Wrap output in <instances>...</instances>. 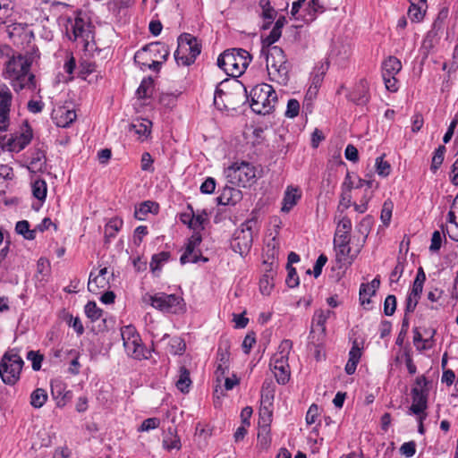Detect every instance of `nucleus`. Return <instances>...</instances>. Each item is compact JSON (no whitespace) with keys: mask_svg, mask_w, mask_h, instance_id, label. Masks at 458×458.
<instances>
[{"mask_svg":"<svg viewBox=\"0 0 458 458\" xmlns=\"http://www.w3.org/2000/svg\"><path fill=\"white\" fill-rule=\"evenodd\" d=\"M30 61L21 55H13L5 62L3 76L10 81L15 91L35 89V76L30 72Z\"/></svg>","mask_w":458,"mask_h":458,"instance_id":"nucleus-1","label":"nucleus"},{"mask_svg":"<svg viewBox=\"0 0 458 458\" xmlns=\"http://www.w3.org/2000/svg\"><path fill=\"white\" fill-rule=\"evenodd\" d=\"M348 99L358 106L366 105L369 101V84L360 80L348 94Z\"/></svg>","mask_w":458,"mask_h":458,"instance_id":"nucleus-21","label":"nucleus"},{"mask_svg":"<svg viewBox=\"0 0 458 458\" xmlns=\"http://www.w3.org/2000/svg\"><path fill=\"white\" fill-rule=\"evenodd\" d=\"M13 95L5 84H0V109H11Z\"/></svg>","mask_w":458,"mask_h":458,"instance_id":"nucleus-38","label":"nucleus"},{"mask_svg":"<svg viewBox=\"0 0 458 458\" xmlns=\"http://www.w3.org/2000/svg\"><path fill=\"white\" fill-rule=\"evenodd\" d=\"M157 54L161 55L162 59L166 60L169 55V50L165 44L159 42L151 43L135 53L134 61L137 64H140V60L157 57Z\"/></svg>","mask_w":458,"mask_h":458,"instance_id":"nucleus-15","label":"nucleus"},{"mask_svg":"<svg viewBox=\"0 0 458 458\" xmlns=\"http://www.w3.org/2000/svg\"><path fill=\"white\" fill-rule=\"evenodd\" d=\"M251 61L250 53L242 48L225 50L217 58V65L227 75L237 78L241 76Z\"/></svg>","mask_w":458,"mask_h":458,"instance_id":"nucleus-4","label":"nucleus"},{"mask_svg":"<svg viewBox=\"0 0 458 458\" xmlns=\"http://www.w3.org/2000/svg\"><path fill=\"white\" fill-rule=\"evenodd\" d=\"M121 336L124 343H128L131 340H140V335L137 333L135 327L133 326H125L121 328Z\"/></svg>","mask_w":458,"mask_h":458,"instance_id":"nucleus-46","label":"nucleus"},{"mask_svg":"<svg viewBox=\"0 0 458 458\" xmlns=\"http://www.w3.org/2000/svg\"><path fill=\"white\" fill-rule=\"evenodd\" d=\"M108 270L106 267L101 268L98 274L91 271L88 282V289L92 293H98L101 290L109 287Z\"/></svg>","mask_w":458,"mask_h":458,"instance_id":"nucleus-20","label":"nucleus"},{"mask_svg":"<svg viewBox=\"0 0 458 458\" xmlns=\"http://www.w3.org/2000/svg\"><path fill=\"white\" fill-rule=\"evenodd\" d=\"M152 85H153V81L150 79L143 80L141 81L140 87L137 89V94H138L139 98H145L149 97V95H150L149 91L152 88Z\"/></svg>","mask_w":458,"mask_h":458,"instance_id":"nucleus-55","label":"nucleus"},{"mask_svg":"<svg viewBox=\"0 0 458 458\" xmlns=\"http://www.w3.org/2000/svg\"><path fill=\"white\" fill-rule=\"evenodd\" d=\"M140 163H141V169L143 171H148V172L154 171V167H153L154 159L152 158L151 155L148 152H144L142 154Z\"/></svg>","mask_w":458,"mask_h":458,"instance_id":"nucleus-62","label":"nucleus"},{"mask_svg":"<svg viewBox=\"0 0 458 458\" xmlns=\"http://www.w3.org/2000/svg\"><path fill=\"white\" fill-rule=\"evenodd\" d=\"M402 69L400 60L394 56H389L382 64V75H396Z\"/></svg>","mask_w":458,"mask_h":458,"instance_id":"nucleus-31","label":"nucleus"},{"mask_svg":"<svg viewBox=\"0 0 458 458\" xmlns=\"http://www.w3.org/2000/svg\"><path fill=\"white\" fill-rule=\"evenodd\" d=\"M47 182L42 179H38L32 183L33 196L40 201H44L47 197Z\"/></svg>","mask_w":458,"mask_h":458,"instance_id":"nucleus-37","label":"nucleus"},{"mask_svg":"<svg viewBox=\"0 0 458 458\" xmlns=\"http://www.w3.org/2000/svg\"><path fill=\"white\" fill-rule=\"evenodd\" d=\"M27 359L31 361V367L33 370L38 371L41 369L43 355L37 352L30 351L27 353Z\"/></svg>","mask_w":458,"mask_h":458,"instance_id":"nucleus-52","label":"nucleus"},{"mask_svg":"<svg viewBox=\"0 0 458 458\" xmlns=\"http://www.w3.org/2000/svg\"><path fill=\"white\" fill-rule=\"evenodd\" d=\"M288 276L286 278V284L289 287H295L299 284V276L296 269L291 265H287Z\"/></svg>","mask_w":458,"mask_h":458,"instance_id":"nucleus-58","label":"nucleus"},{"mask_svg":"<svg viewBox=\"0 0 458 458\" xmlns=\"http://www.w3.org/2000/svg\"><path fill=\"white\" fill-rule=\"evenodd\" d=\"M273 370V373L275 374V377L276 378V381L279 384L284 385L289 381L290 378V369L289 365L286 366H277L275 365V368H271Z\"/></svg>","mask_w":458,"mask_h":458,"instance_id":"nucleus-39","label":"nucleus"},{"mask_svg":"<svg viewBox=\"0 0 458 458\" xmlns=\"http://www.w3.org/2000/svg\"><path fill=\"white\" fill-rule=\"evenodd\" d=\"M372 225H373L372 217L369 216H367L362 218V220L360 222V224L357 226L358 232L363 236L361 242H360V243H362V245L364 244V242L368 237V234L372 227Z\"/></svg>","mask_w":458,"mask_h":458,"instance_id":"nucleus-42","label":"nucleus"},{"mask_svg":"<svg viewBox=\"0 0 458 458\" xmlns=\"http://www.w3.org/2000/svg\"><path fill=\"white\" fill-rule=\"evenodd\" d=\"M421 8L422 6H420V4L411 1V6L408 10V15L411 19V21H419L422 20L424 14Z\"/></svg>","mask_w":458,"mask_h":458,"instance_id":"nucleus-50","label":"nucleus"},{"mask_svg":"<svg viewBox=\"0 0 458 458\" xmlns=\"http://www.w3.org/2000/svg\"><path fill=\"white\" fill-rule=\"evenodd\" d=\"M127 354L134 359L141 360L147 358L144 352V347L141 344V340H131L123 344Z\"/></svg>","mask_w":458,"mask_h":458,"instance_id":"nucleus-29","label":"nucleus"},{"mask_svg":"<svg viewBox=\"0 0 458 458\" xmlns=\"http://www.w3.org/2000/svg\"><path fill=\"white\" fill-rule=\"evenodd\" d=\"M301 198V192L298 187L293 185L287 186L284 194L281 210L284 213L289 212L298 203Z\"/></svg>","mask_w":458,"mask_h":458,"instance_id":"nucleus-24","label":"nucleus"},{"mask_svg":"<svg viewBox=\"0 0 458 458\" xmlns=\"http://www.w3.org/2000/svg\"><path fill=\"white\" fill-rule=\"evenodd\" d=\"M393 207L391 201H385L383 204L380 219L385 225H388L391 221Z\"/></svg>","mask_w":458,"mask_h":458,"instance_id":"nucleus-49","label":"nucleus"},{"mask_svg":"<svg viewBox=\"0 0 458 458\" xmlns=\"http://www.w3.org/2000/svg\"><path fill=\"white\" fill-rule=\"evenodd\" d=\"M3 29L5 30L9 38L17 46H24L30 44L34 37L32 30L27 24L12 22L5 25Z\"/></svg>","mask_w":458,"mask_h":458,"instance_id":"nucleus-14","label":"nucleus"},{"mask_svg":"<svg viewBox=\"0 0 458 458\" xmlns=\"http://www.w3.org/2000/svg\"><path fill=\"white\" fill-rule=\"evenodd\" d=\"M216 363L230 366V343L225 340L220 343L217 349Z\"/></svg>","mask_w":458,"mask_h":458,"instance_id":"nucleus-33","label":"nucleus"},{"mask_svg":"<svg viewBox=\"0 0 458 458\" xmlns=\"http://www.w3.org/2000/svg\"><path fill=\"white\" fill-rule=\"evenodd\" d=\"M446 148L444 145L439 146L434 152V156L432 157V163L430 169L433 173H436L444 161L445 153Z\"/></svg>","mask_w":458,"mask_h":458,"instance_id":"nucleus-41","label":"nucleus"},{"mask_svg":"<svg viewBox=\"0 0 458 458\" xmlns=\"http://www.w3.org/2000/svg\"><path fill=\"white\" fill-rule=\"evenodd\" d=\"M27 168L31 173L43 172L46 170V155L43 150L36 149L32 153L30 164Z\"/></svg>","mask_w":458,"mask_h":458,"instance_id":"nucleus-27","label":"nucleus"},{"mask_svg":"<svg viewBox=\"0 0 458 458\" xmlns=\"http://www.w3.org/2000/svg\"><path fill=\"white\" fill-rule=\"evenodd\" d=\"M242 199V191L231 186L224 187L221 194L216 198L219 205H235Z\"/></svg>","mask_w":458,"mask_h":458,"instance_id":"nucleus-26","label":"nucleus"},{"mask_svg":"<svg viewBox=\"0 0 458 458\" xmlns=\"http://www.w3.org/2000/svg\"><path fill=\"white\" fill-rule=\"evenodd\" d=\"M361 355L362 346H360L357 340H354L352 342V346L349 352V358L344 368V370L348 375L354 374Z\"/></svg>","mask_w":458,"mask_h":458,"instance_id":"nucleus-25","label":"nucleus"},{"mask_svg":"<svg viewBox=\"0 0 458 458\" xmlns=\"http://www.w3.org/2000/svg\"><path fill=\"white\" fill-rule=\"evenodd\" d=\"M32 136V129L26 123L21 133L12 135L7 140L6 146L8 150L20 152L30 143Z\"/></svg>","mask_w":458,"mask_h":458,"instance_id":"nucleus-16","label":"nucleus"},{"mask_svg":"<svg viewBox=\"0 0 458 458\" xmlns=\"http://www.w3.org/2000/svg\"><path fill=\"white\" fill-rule=\"evenodd\" d=\"M216 189V181L212 177L207 178L200 186V191L204 194H211Z\"/></svg>","mask_w":458,"mask_h":458,"instance_id":"nucleus-64","label":"nucleus"},{"mask_svg":"<svg viewBox=\"0 0 458 458\" xmlns=\"http://www.w3.org/2000/svg\"><path fill=\"white\" fill-rule=\"evenodd\" d=\"M228 182L240 187H250L258 179L257 168L248 162L234 163L225 171Z\"/></svg>","mask_w":458,"mask_h":458,"instance_id":"nucleus-7","label":"nucleus"},{"mask_svg":"<svg viewBox=\"0 0 458 458\" xmlns=\"http://www.w3.org/2000/svg\"><path fill=\"white\" fill-rule=\"evenodd\" d=\"M152 123L148 119L137 120L129 125V131H133L139 138H147L150 133Z\"/></svg>","mask_w":458,"mask_h":458,"instance_id":"nucleus-30","label":"nucleus"},{"mask_svg":"<svg viewBox=\"0 0 458 458\" xmlns=\"http://www.w3.org/2000/svg\"><path fill=\"white\" fill-rule=\"evenodd\" d=\"M293 348V343L291 340H284L281 342L278 352L273 355L270 360V367L275 368L277 366H286L288 364V356Z\"/></svg>","mask_w":458,"mask_h":458,"instance_id":"nucleus-22","label":"nucleus"},{"mask_svg":"<svg viewBox=\"0 0 458 458\" xmlns=\"http://www.w3.org/2000/svg\"><path fill=\"white\" fill-rule=\"evenodd\" d=\"M142 301L165 313L179 314L183 312L185 309L182 297L174 293H147L142 296Z\"/></svg>","mask_w":458,"mask_h":458,"instance_id":"nucleus-6","label":"nucleus"},{"mask_svg":"<svg viewBox=\"0 0 458 458\" xmlns=\"http://www.w3.org/2000/svg\"><path fill=\"white\" fill-rule=\"evenodd\" d=\"M163 446L168 451L173 449L179 450L181 448V442L176 436H172L170 437H165L163 440Z\"/></svg>","mask_w":458,"mask_h":458,"instance_id":"nucleus-59","label":"nucleus"},{"mask_svg":"<svg viewBox=\"0 0 458 458\" xmlns=\"http://www.w3.org/2000/svg\"><path fill=\"white\" fill-rule=\"evenodd\" d=\"M191 384V380L190 378V372L185 367H181L179 378L176 381V387L182 393H188L189 387Z\"/></svg>","mask_w":458,"mask_h":458,"instance_id":"nucleus-35","label":"nucleus"},{"mask_svg":"<svg viewBox=\"0 0 458 458\" xmlns=\"http://www.w3.org/2000/svg\"><path fill=\"white\" fill-rule=\"evenodd\" d=\"M379 284L380 281L377 278H374L369 284H361L360 287V301L362 305L370 302L369 297L375 294Z\"/></svg>","mask_w":458,"mask_h":458,"instance_id":"nucleus-28","label":"nucleus"},{"mask_svg":"<svg viewBox=\"0 0 458 458\" xmlns=\"http://www.w3.org/2000/svg\"><path fill=\"white\" fill-rule=\"evenodd\" d=\"M352 221L347 216H343L337 223L335 233L334 247L338 261L352 263L362 249V243H357L351 247Z\"/></svg>","mask_w":458,"mask_h":458,"instance_id":"nucleus-2","label":"nucleus"},{"mask_svg":"<svg viewBox=\"0 0 458 458\" xmlns=\"http://www.w3.org/2000/svg\"><path fill=\"white\" fill-rule=\"evenodd\" d=\"M131 3V0H110L107 3V9L114 16L117 17L123 11L129 8Z\"/></svg>","mask_w":458,"mask_h":458,"instance_id":"nucleus-34","label":"nucleus"},{"mask_svg":"<svg viewBox=\"0 0 458 458\" xmlns=\"http://www.w3.org/2000/svg\"><path fill=\"white\" fill-rule=\"evenodd\" d=\"M261 54L265 55L268 74L273 81L285 85L289 80L290 66L283 49L277 46L265 48Z\"/></svg>","mask_w":458,"mask_h":458,"instance_id":"nucleus-3","label":"nucleus"},{"mask_svg":"<svg viewBox=\"0 0 458 458\" xmlns=\"http://www.w3.org/2000/svg\"><path fill=\"white\" fill-rule=\"evenodd\" d=\"M270 428L260 426L258 433V443L262 448H267L270 445Z\"/></svg>","mask_w":458,"mask_h":458,"instance_id":"nucleus-44","label":"nucleus"},{"mask_svg":"<svg viewBox=\"0 0 458 458\" xmlns=\"http://www.w3.org/2000/svg\"><path fill=\"white\" fill-rule=\"evenodd\" d=\"M272 412L267 407L260 409L259 425L269 428L271 422Z\"/></svg>","mask_w":458,"mask_h":458,"instance_id":"nucleus-63","label":"nucleus"},{"mask_svg":"<svg viewBox=\"0 0 458 458\" xmlns=\"http://www.w3.org/2000/svg\"><path fill=\"white\" fill-rule=\"evenodd\" d=\"M400 452L407 458L412 457L416 453V444L413 441L403 443L400 447Z\"/></svg>","mask_w":458,"mask_h":458,"instance_id":"nucleus-60","label":"nucleus"},{"mask_svg":"<svg viewBox=\"0 0 458 458\" xmlns=\"http://www.w3.org/2000/svg\"><path fill=\"white\" fill-rule=\"evenodd\" d=\"M428 391L419 387H412L411 399L412 403L409 408L408 414L420 415L428 414L426 410L428 408Z\"/></svg>","mask_w":458,"mask_h":458,"instance_id":"nucleus-17","label":"nucleus"},{"mask_svg":"<svg viewBox=\"0 0 458 458\" xmlns=\"http://www.w3.org/2000/svg\"><path fill=\"white\" fill-rule=\"evenodd\" d=\"M169 258L170 253L167 251H161L157 254L153 255L149 265L153 274L158 276V273L160 272L163 264L167 262Z\"/></svg>","mask_w":458,"mask_h":458,"instance_id":"nucleus-32","label":"nucleus"},{"mask_svg":"<svg viewBox=\"0 0 458 458\" xmlns=\"http://www.w3.org/2000/svg\"><path fill=\"white\" fill-rule=\"evenodd\" d=\"M202 237L199 232L194 230V233L188 240L184 253L181 256L180 261L182 264L186 263H197L200 259L201 255L198 254L195 250L200 244Z\"/></svg>","mask_w":458,"mask_h":458,"instance_id":"nucleus-18","label":"nucleus"},{"mask_svg":"<svg viewBox=\"0 0 458 458\" xmlns=\"http://www.w3.org/2000/svg\"><path fill=\"white\" fill-rule=\"evenodd\" d=\"M51 394L58 407H64L72 398V392L67 389L66 385L59 379L51 381Z\"/></svg>","mask_w":458,"mask_h":458,"instance_id":"nucleus-19","label":"nucleus"},{"mask_svg":"<svg viewBox=\"0 0 458 458\" xmlns=\"http://www.w3.org/2000/svg\"><path fill=\"white\" fill-rule=\"evenodd\" d=\"M71 30L73 40L81 43L85 51L94 50V34L88 22L81 18H76L72 23Z\"/></svg>","mask_w":458,"mask_h":458,"instance_id":"nucleus-12","label":"nucleus"},{"mask_svg":"<svg viewBox=\"0 0 458 458\" xmlns=\"http://www.w3.org/2000/svg\"><path fill=\"white\" fill-rule=\"evenodd\" d=\"M15 231L17 233L21 234L27 240L35 239V231L30 230V224L27 220L17 222Z\"/></svg>","mask_w":458,"mask_h":458,"instance_id":"nucleus-40","label":"nucleus"},{"mask_svg":"<svg viewBox=\"0 0 458 458\" xmlns=\"http://www.w3.org/2000/svg\"><path fill=\"white\" fill-rule=\"evenodd\" d=\"M223 89V97L226 110H234L239 105L243 104L248 99L247 89L244 85L237 80L231 82L225 81Z\"/></svg>","mask_w":458,"mask_h":458,"instance_id":"nucleus-11","label":"nucleus"},{"mask_svg":"<svg viewBox=\"0 0 458 458\" xmlns=\"http://www.w3.org/2000/svg\"><path fill=\"white\" fill-rule=\"evenodd\" d=\"M299 112H300L299 101L294 98L289 99L288 103H287L286 111L284 114L285 116L288 118H294L299 114Z\"/></svg>","mask_w":458,"mask_h":458,"instance_id":"nucleus-51","label":"nucleus"},{"mask_svg":"<svg viewBox=\"0 0 458 458\" xmlns=\"http://www.w3.org/2000/svg\"><path fill=\"white\" fill-rule=\"evenodd\" d=\"M281 37V30H279V26H274L269 35L264 39L263 43L267 46V47H270L272 44L279 39Z\"/></svg>","mask_w":458,"mask_h":458,"instance_id":"nucleus-61","label":"nucleus"},{"mask_svg":"<svg viewBox=\"0 0 458 458\" xmlns=\"http://www.w3.org/2000/svg\"><path fill=\"white\" fill-rule=\"evenodd\" d=\"M333 311L330 310H317L311 319V327L310 332V339L312 343H320L327 335L326 323Z\"/></svg>","mask_w":458,"mask_h":458,"instance_id":"nucleus-13","label":"nucleus"},{"mask_svg":"<svg viewBox=\"0 0 458 458\" xmlns=\"http://www.w3.org/2000/svg\"><path fill=\"white\" fill-rule=\"evenodd\" d=\"M154 207V203L151 201H145L141 203L139 207L135 208L134 216L138 220H144L146 215L152 212V208Z\"/></svg>","mask_w":458,"mask_h":458,"instance_id":"nucleus-45","label":"nucleus"},{"mask_svg":"<svg viewBox=\"0 0 458 458\" xmlns=\"http://www.w3.org/2000/svg\"><path fill=\"white\" fill-rule=\"evenodd\" d=\"M200 51L201 47L198 39L191 34L183 33L178 38L174 59L179 65L187 66L195 62Z\"/></svg>","mask_w":458,"mask_h":458,"instance_id":"nucleus-9","label":"nucleus"},{"mask_svg":"<svg viewBox=\"0 0 458 458\" xmlns=\"http://www.w3.org/2000/svg\"><path fill=\"white\" fill-rule=\"evenodd\" d=\"M352 205V194L351 192H348V191H342L341 196H340V201L338 205V210H340L342 213L350 208Z\"/></svg>","mask_w":458,"mask_h":458,"instance_id":"nucleus-57","label":"nucleus"},{"mask_svg":"<svg viewBox=\"0 0 458 458\" xmlns=\"http://www.w3.org/2000/svg\"><path fill=\"white\" fill-rule=\"evenodd\" d=\"M123 225V221L119 218L111 219L106 225L105 233L107 237H114L116 233Z\"/></svg>","mask_w":458,"mask_h":458,"instance_id":"nucleus-48","label":"nucleus"},{"mask_svg":"<svg viewBox=\"0 0 458 458\" xmlns=\"http://www.w3.org/2000/svg\"><path fill=\"white\" fill-rule=\"evenodd\" d=\"M52 117L58 127L65 128L76 120L77 114L74 110L62 106L54 111Z\"/></svg>","mask_w":458,"mask_h":458,"instance_id":"nucleus-23","label":"nucleus"},{"mask_svg":"<svg viewBox=\"0 0 458 458\" xmlns=\"http://www.w3.org/2000/svg\"><path fill=\"white\" fill-rule=\"evenodd\" d=\"M85 313L91 321H96L101 318L103 311L95 301H89L85 305Z\"/></svg>","mask_w":458,"mask_h":458,"instance_id":"nucleus-43","label":"nucleus"},{"mask_svg":"<svg viewBox=\"0 0 458 458\" xmlns=\"http://www.w3.org/2000/svg\"><path fill=\"white\" fill-rule=\"evenodd\" d=\"M47 400V391L43 388H37L30 394V404L34 408H41Z\"/></svg>","mask_w":458,"mask_h":458,"instance_id":"nucleus-36","label":"nucleus"},{"mask_svg":"<svg viewBox=\"0 0 458 458\" xmlns=\"http://www.w3.org/2000/svg\"><path fill=\"white\" fill-rule=\"evenodd\" d=\"M396 309V298L394 295H388L384 302V313L386 316H392Z\"/></svg>","mask_w":458,"mask_h":458,"instance_id":"nucleus-54","label":"nucleus"},{"mask_svg":"<svg viewBox=\"0 0 458 458\" xmlns=\"http://www.w3.org/2000/svg\"><path fill=\"white\" fill-rule=\"evenodd\" d=\"M250 107L259 114L271 113L277 102V94L273 87L267 83L256 85L250 93Z\"/></svg>","mask_w":458,"mask_h":458,"instance_id":"nucleus-5","label":"nucleus"},{"mask_svg":"<svg viewBox=\"0 0 458 458\" xmlns=\"http://www.w3.org/2000/svg\"><path fill=\"white\" fill-rule=\"evenodd\" d=\"M23 360L17 350L11 349L4 352L0 361V377L8 385H14L20 378Z\"/></svg>","mask_w":458,"mask_h":458,"instance_id":"nucleus-8","label":"nucleus"},{"mask_svg":"<svg viewBox=\"0 0 458 458\" xmlns=\"http://www.w3.org/2000/svg\"><path fill=\"white\" fill-rule=\"evenodd\" d=\"M256 224V220L250 219L234 232L231 241V248L234 252L239 253L241 256L249 253L252 246L253 228Z\"/></svg>","mask_w":458,"mask_h":458,"instance_id":"nucleus-10","label":"nucleus"},{"mask_svg":"<svg viewBox=\"0 0 458 458\" xmlns=\"http://www.w3.org/2000/svg\"><path fill=\"white\" fill-rule=\"evenodd\" d=\"M13 4L12 0H0V20L12 14Z\"/></svg>","mask_w":458,"mask_h":458,"instance_id":"nucleus-56","label":"nucleus"},{"mask_svg":"<svg viewBox=\"0 0 458 458\" xmlns=\"http://www.w3.org/2000/svg\"><path fill=\"white\" fill-rule=\"evenodd\" d=\"M160 425V420L158 418H148L142 421L140 427L138 428V431L144 432L149 431L151 429H155L158 428Z\"/></svg>","mask_w":458,"mask_h":458,"instance_id":"nucleus-53","label":"nucleus"},{"mask_svg":"<svg viewBox=\"0 0 458 458\" xmlns=\"http://www.w3.org/2000/svg\"><path fill=\"white\" fill-rule=\"evenodd\" d=\"M376 171L378 175L386 177L391 172V166L387 161L384 160V157H378L376 159Z\"/></svg>","mask_w":458,"mask_h":458,"instance_id":"nucleus-47","label":"nucleus"}]
</instances>
